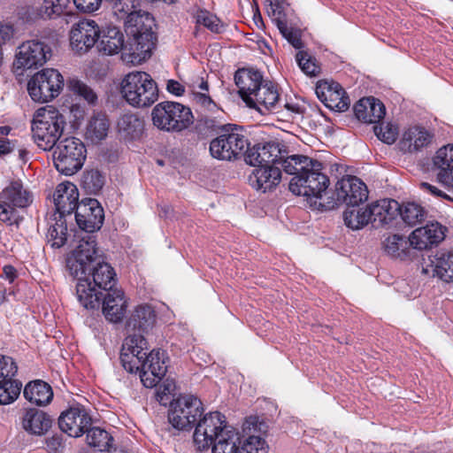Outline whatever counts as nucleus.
<instances>
[{
    "label": "nucleus",
    "instance_id": "nucleus-1",
    "mask_svg": "<svg viewBox=\"0 0 453 453\" xmlns=\"http://www.w3.org/2000/svg\"><path fill=\"white\" fill-rule=\"evenodd\" d=\"M88 275L77 277L76 294L81 305L94 309L100 305V290L110 291L116 283L113 268L103 259L88 270Z\"/></svg>",
    "mask_w": 453,
    "mask_h": 453
},
{
    "label": "nucleus",
    "instance_id": "nucleus-2",
    "mask_svg": "<svg viewBox=\"0 0 453 453\" xmlns=\"http://www.w3.org/2000/svg\"><path fill=\"white\" fill-rule=\"evenodd\" d=\"M154 26L153 17L140 10L125 21V31L131 37L127 48L130 62H140L150 57L156 40Z\"/></svg>",
    "mask_w": 453,
    "mask_h": 453
},
{
    "label": "nucleus",
    "instance_id": "nucleus-3",
    "mask_svg": "<svg viewBox=\"0 0 453 453\" xmlns=\"http://www.w3.org/2000/svg\"><path fill=\"white\" fill-rule=\"evenodd\" d=\"M64 116L52 105L39 108L32 120L34 142L43 150H50L58 143L64 131Z\"/></svg>",
    "mask_w": 453,
    "mask_h": 453
},
{
    "label": "nucleus",
    "instance_id": "nucleus-4",
    "mask_svg": "<svg viewBox=\"0 0 453 453\" xmlns=\"http://www.w3.org/2000/svg\"><path fill=\"white\" fill-rule=\"evenodd\" d=\"M120 92L132 106L149 107L158 98V90L151 76L145 72H131L122 80Z\"/></svg>",
    "mask_w": 453,
    "mask_h": 453
},
{
    "label": "nucleus",
    "instance_id": "nucleus-5",
    "mask_svg": "<svg viewBox=\"0 0 453 453\" xmlns=\"http://www.w3.org/2000/svg\"><path fill=\"white\" fill-rule=\"evenodd\" d=\"M53 149V163L59 173L71 176L81 169L86 159V148L80 139L63 138Z\"/></svg>",
    "mask_w": 453,
    "mask_h": 453
},
{
    "label": "nucleus",
    "instance_id": "nucleus-6",
    "mask_svg": "<svg viewBox=\"0 0 453 453\" xmlns=\"http://www.w3.org/2000/svg\"><path fill=\"white\" fill-rule=\"evenodd\" d=\"M250 146L249 140L237 126L224 127L220 134L210 143L211 155L219 160L231 161L244 155Z\"/></svg>",
    "mask_w": 453,
    "mask_h": 453
},
{
    "label": "nucleus",
    "instance_id": "nucleus-7",
    "mask_svg": "<svg viewBox=\"0 0 453 453\" xmlns=\"http://www.w3.org/2000/svg\"><path fill=\"white\" fill-rule=\"evenodd\" d=\"M153 125L167 132H180L192 124V112L189 108L174 102L157 104L151 111Z\"/></svg>",
    "mask_w": 453,
    "mask_h": 453
},
{
    "label": "nucleus",
    "instance_id": "nucleus-8",
    "mask_svg": "<svg viewBox=\"0 0 453 453\" xmlns=\"http://www.w3.org/2000/svg\"><path fill=\"white\" fill-rule=\"evenodd\" d=\"M321 170L322 164L313 160L303 174L292 177L289 190L296 196L321 198L329 186V178Z\"/></svg>",
    "mask_w": 453,
    "mask_h": 453
},
{
    "label": "nucleus",
    "instance_id": "nucleus-9",
    "mask_svg": "<svg viewBox=\"0 0 453 453\" xmlns=\"http://www.w3.org/2000/svg\"><path fill=\"white\" fill-rule=\"evenodd\" d=\"M102 260L94 235L82 236L79 244L66 259V267L71 275L77 278L85 275L93 265Z\"/></svg>",
    "mask_w": 453,
    "mask_h": 453
},
{
    "label": "nucleus",
    "instance_id": "nucleus-10",
    "mask_svg": "<svg viewBox=\"0 0 453 453\" xmlns=\"http://www.w3.org/2000/svg\"><path fill=\"white\" fill-rule=\"evenodd\" d=\"M31 203L32 196L22 182L12 181L0 193V220L7 225L18 224L17 208H26Z\"/></svg>",
    "mask_w": 453,
    "mask_h": 453
},
{
    "label": "nucleus",
    "instance_id": "nucleus-11",
    "mask_svg": "<svg viewBox=\"0 0 453 453\" xmlns=\"http://www.w3.org/2000/svg\"><path fill=\"white\" fill-rule=\"evenodd\" d=\"M64 87V78L56 69L47 68L36 73L27 83L34 101L44 103L57 97Z\"/></svg>",
    "mask_w": 453,
    "mask_h": 453
},
{
    "label": "nucleus",
    "instance_id": "nucleus-12",
    "mask_svg": "<svg viewBox=\"0 0 453 453\" xmlns=\"http://www.w3.org/2000/svg\"><path fill=\"white\" fill-rule=\"evenodd\" d=\"M203 411L200 399L193 395H183L172 403L168 420L178 430H189Z\"/></svg>",
    "mask_w": 453,
    "mask_h": 453
},
{
    "label": "nucleus",
    "instance_id": "nucleus-13",
    "mask_svg": "<svg viewBox=\"0 0 453 453\" xmlns=\"http://www.w3.org/2000/svg\"><path fill=\"white\" fill-rule=\"evenodd\" d=\"M229 428L220 412H210L199 420L194 433V442L198 449H206L212 445L223 430Z\"/></svg>",
    "mask_w": 453,
    "mask_h": 453
},
{
    "label": "nucleus",
    "instance_id": "nucleus-14",
    "mask_svg": "<svg viewBox=\"0 0 453 453\" xmlns=\"http://www.w3.org/2000/svg\"><path fill=\"white\" fill-rule=\"evenodd\" d=\"M336 202L328 207L334 208L338 203H346L355 207L364 203L368 198L366 185L355 176L343 177L335 185Z\"/></svg>",
    "mask_w": 453,
    "mask_h": 453
},
{
    "label": "nucleus",
    "instance_id": "nucleus-15",
    "mask_svg": "<svg viewBox=\"0 0 453 453\" xmlns=\"http://www.w3.org/2000/svg\"><path fill=\"white\" fill-rule=\"evenodd\" d=\"M165 353L160 349H153L142 359L139 367L141 380L146 388L157 386L165 375Z\"/></svg>",
    "mask_w": 453,
    "mask_h": 453
},
{
    "label": "nucleus",
    "instance_id": "nucleus-16",
    "mask_svg": "<svg viewBox=\"0 0 453 453\" xmlns=\"http://www.w3.org/2000/svg\"><path fill=\"white\" fill-rule=\"evenodd\" d=\"M101 31L96 22L83 19L73 25L70 32V42L73 50L79 54L88 52L99 39Z\"/></svg>",
    "mask_w": 453,
    "mask_h": 453
},
{
    "label": "nucleus",
    "instance_id": "nucleus-17",
    "mask_svg": "<svg viewBox=\"0 0 453 453\" xmlns=\"http://www.w3.org/2000/svg\"><path fill=\"white\" fill-rule=\"evenodd\" d=\"M75 219L81 229L93 233L103 226L104 210L96 199H84L79 203L75 210Z\"/></svg>",
    "mask_w": 453,
    "mask_h": 453
},
{
    "label": "nucleus",
    "instance_id": "nucleus-18",
    "mask_svg": "<svg viewBox=\"0 0 453 453\" xmlns=\"http://www.w3.org/2000/svg\"><path fill=\"white\" fill-rule=\"evenodd\" d=\"M50 56V49L44 42L35 40L27 41L19 48V52L16 55V65L19 68H36L44 65Z\"/></svg>",
    "mask_w": 453,
    "mask_h": 453
},
{
    "label": "nucleus",
    "instance_id": "nucleus-19",
    "mask_svg": "<svg viewBox=\"0 0 453 453\" xmlns=\"http://www.w3.org/2000/svg\"><path fill=\"white\" fill-rule=\"evenodd\" d=\"M147 341L142 334L128 335L122 345L120 359L124 368L129 372H137L142 359L148 354Z\"/></svg>",
    "mask_w": 453,
    "mask_h": 453
},
{
    "label": "nucleus",
    "instance_id": "nucleus-20",
    "mask_svg": "<svg viewBox=\"0 0 453 453\" xmlns=\"http://www.w3.org/2000/svg\"><path fill=\"white\" fill-rule=\"evenodd\" d=\"M58 425L70 436L79 437L92 426V418L83 406H73L60 415Z\"/></svg>",
    "mask_w": 453,
    "mask_h": 453
},
{
    "label": "nucleus",
    "instance_id": "nucleus-21",
    "mask_svg": "<svg viewBox=\"0 0 453 453\" xmlns=\"http://www.w3.org/2000/svg\"><path fill=\"white\" fill-rule=\"evenodd\" d=\"M316 94L319 99L331 110L344 111L350 104V100L342 87L334 81H319Z\"/></svg>",
    "mask_w": 453,
    "mask_h": 453
},
{
    "label": "nucleus",
    "instance_id": "nucleus-22",
    "mask_svg": "<svg viewBox=\"0 0 453 453\" xmlns=\"http://www.w3.org/2000/svg\"><path fill=\"white\" fill-rule=\"evenodd\" d=\"M447 228L439 222H429L416 228L410 235V243L416 250H423L438 245L445 238Z\"/></svg>",
    "mask_w": 453,
    "mask_h": 453
},
{
    "label": "nucleus",
    "instance_id": "nucleus-23",
    "mask_svg": "<svg viewBox=\"0 0 453 453\" xmlns=\"http://www.w3.org/2000/svg\"><path fill=\"white\" fill-rule=\"evenodd\" d=\"M244 157L245 162L253 166L274 165L281 158V150L276 142L257 144L252 148L248 147Z\"/></svg>",
    "mask_w": 453,
    "mask_h": 453
},
{
    "label": "nucleus",
    "instance_id": "nucleus-24",
    "mask_svg": "<svg viewBox=\"0 0 453 453\" xmlns=\"http://www.w3.org/2000/svg\"><path fill=\"white\" fill-rule=\"evenodd\" d=\"M79 191L77 187L70 181L58 184L53 194L56 212L65 217L76 210L79 203Z\"/></svg>",
    "mask_w": 453,
    "mask_h": 453
},
{
    "label": "nucleus",
    "instance_id": "nucleus-25",
    "mask_svg": "<svg viewBox=\"0 0 453 453\" xmlns=\"http://www.w3.org/2000/svg\"><path fill=\"white\" fill-rule=\"evenodd\" d=\"M98 50L105 55H114L119 53L120 50H124V59L130 61L128 54L129 42L125 43L123 33L115 27H107L102 31V35H99L97 41Z\"/></svg>",
    "mask_w": 453,
    "mask_h": 453
},
{
    "label": "nucleus",
    "instance_id": "nucleus-26",
    "mask_svg": "<svg viewBox=\"0 0 453 453\" xmlns=\"http://www.w3.org/2000/svg\"><path fill=\"white\" fill-rule=\"evenodd\" d=\"M400 204L394 199H382L369 204L371 224L374 228L386 226L398 215Z\"/></svg>",
    "mask_w": 453,
    "mask_h": 453
},
{
    "label": "nucleus",
    "instance_id": "nucleus-27",
    "mask_svg": "<svg viewBox=\"0 0 453 453\" xmlns=\"http://www.w3.org/2000/svg\"><path fill=\"white\" fill-rule=\"evenodd\" d=\"M434 134L422 127H411L406 129L398 143L404 153H417L427 147L433 141Z\"/></svg>",
    "mask_w": 453,
    "mask_h": 453
},
{
    "label": "nucleus",
    "instance_id": "nucleus-28",
    "mask_svg": "<svg viewBox=\"0 0 453 453\" xmlns=\"http://www.w3.org/2000/svg\"><path fill=\"white\" fill-rule=\"evenodd\" d=\"M157 319L154 308L148 303H142L134 308L127 319L126 326L128 331L139 334L150 330Z\"/></svg>",
    "mask_w": 453,
    "mask_h": 453
},
{
    "label": "nucleus",
    "instance_id": "nucleus-29",
    "mask_svg": "<svg viewBox=\"0 0 453 453\" xmlns=\"http://www.w3.org/2000/svg\"><path fill=\"white\" fill-rule=\"evenodd\" d=\"M253 103H248L250 108L257 109L264 113V111H276L280 105V94L276 86L272 81H264L251 97Z\"/></svg>",
    "mask_w": 453,
    "mask_h": 453
},
{
    "label": "nucleus",
    "instance_id": "nucleus-30",
    "mask_svg": "<svg viewBox=\"0 0 453 453\" xmlns=\"http://www.w3.org/2000/svg\"><path fill=\"white\" fill-rule=\"evenodd\" d=\"M127 307V301L121 289H111L104 296L102 311L110 322H120L126 314Z\"/></svg>",
    "mask_w": 453,
    "mask_h": 453
},
{
    "label": "nucleus",
    "instance_id": "nucleus-31",
    "mask_svg": "<svg viewBox=\"0 0 453 453\" xmlns=\"http://www.w3.org/2000/svg\"><path fill=\"white\" fill-rule=\"evenodd\" d=\"M281 180V172L278 166L267 165L257 167L249 176V182L252 188L262 192L274 188Z\"/></svg>",
    "mask_w": 453,
    "mask_h": 453
},
{
    "label": "nucleus",
    "instance_id": "nucleus-32",
    "mask_svg": "<svg viewBox=\"0 0 453 453\" xmlns=\"http://www.w3.org/2000/svg\"><path fill=\"white\" fill-rule=\"evenodd\" d=\"M234 81L239 88L240 96L248 103H253L251 97L257 89L264 83L263 76L258 71L239 69L234 75Z\"/></svg>",
    "mask_w": 453,
    "mask_h": 453
},
{
    "label": "nucleus",
    "instance_id": "nucleus-33",
    "mask_svg": "<svg viewBox=\"0 0 453 453\" xmlns=\"http://www.w3.org/2000/svg\"><path fill=\"white\" fill-rule=\"evenodd\" d=\"M422 272L426 274L433 273L443 281L449 282L453 280V250L449 251H438L430 259V264L423 267Z\"/></svg>",
    "mask_w": 453,
    "mask_h": 453
},
{
    "label": "nucleus",
    "instance_id": "nucleus-34",
    "mask_svg": "<svg viewBox=\"0 0 453 453\" xmlns=\"http://www.w3.org/2000/svg\"><path fill=\"white\" fill-rule=\"evenodd\" d=\"M356 117L365 123H377L386 113L384 104L374 97L360 99L354 106Z\"/></svg>",
    "mask_w": 453,
    "mask_h": 453
},
{
    "label": "nucleus",
    "instance_id": "nucleus-35",
    "mask_svg": "<svg viewBox=\"0 0 453 453\" xmlns=\"http://www.w3.org/2000/svg\"><path fill=\"white\" fill-rule=\"evenodd\" d=\"M52 419L43 411L28 409L22 417V427L29 434L43 435L51 427Z\"/></svg>",
    "mask_w": 453,
    "mask_h": 453
},
{
    "label": "nucleus",
    "instance_id": "nucleus-36",
    "mask_svg": "<svg viewBox=\"0 0 453 453\" xmlns=\"http://www.w3.org/2000/svg\"><path fill=\"white\" fill-rule=\"evenodd\" d=\"M434 165L439 169L437 178L441 183L453 186V145L443 146L434 157Z\"/></svg>",
    "mask_w": 453,
    "mask_h": 453
},
{
    "label": "nucleus",
    "instance_id": "nucleus-37",
    "mask_svg": "<svg viewBox=\"0 0 453 453\" xmlns=\"http://www.w3.org/2000/svg\"><path fill=\"white\" fill-rule=\"evenodd\" d=\"M23 395L32 403L46 405L51 401L53 391L48 383L36 380L30 381L25 386Z\"/></svg>",
    "mask_w": 453,
    "mask_h": 453
},
{
    "label": "nucleus",
    "instance_id": "nucleus-38",
    "mask_svg": "<svg viewBox=\"0 0 453 453\" xmlns=\"http://www.w3.org/2000/svg\"><path fill=\"white\" fill-rule=\"evenodd\" d=\"M109 128L110 122L105 115H93L88 121L85 139L94 144H97L107 137Z\"/></svg>",
    "mask_w": 453,
    "mask_h": 453
},
{
    "label": "nucleus",
    "instance_id": "nucleus-39",
    "mask_svg": "<svg viewBox=\"0 0 453 453\" xmlns=\"http://www.w3.org/2000/svg\"><path fill=\"white\" fill-rule=\"evenodd\" d=\"M239 435L230 427L223 430L212 443V453H237L239 450Z\"/></svg>",
    "mask_w": 453,
    "mask_h": 453
},
{
    "label": "nucleus",
    "instance_id": "nucleus-40",
    "mask_svg": "<svg viewBox=\"0 0 453 453\" xmlns=\"http://www.w3.org/2000/svg\"><path fill=\"white\" fill-rule=\"evenodd\" d=\"M345 225L352 230H359L371 223L369 204L365 208L351 207L343 212Z\"/></svg>",
    "mask_w": 453,
    "mask_h": 453
},
{
    "label": "nucleus",
    "instance_id": "nucleus-41",
    "mask_svg": "<svg viewBox=\"0 0 453 453\" xmlns=\"http://www.w3.org/2000/svg\"><path fill=\"white\" fill-rule=\"evenodd\" d=\"M398 215L406 225L413 226L426 219L427 211L417 203L407 202L400 205Z\"/></svg>",
    "mask_w": 453,
    "mask_h": 453
},
{
    "label": "nucleus",
    "instance_id": "nucleus-42",
    "mask_svg": "<svg viewBox=\"0 0 453 453\" xmlns=\"http://www.w3.org/2000/svg\"><path fill=\"white\" fill-rule=\"evenodd\" d=\"M118 128L125 137L135 139L142 133L143 122L135 114L127 113L119 118Z\"/></svg>",
    "mask_w": 453,
    "mask_h": 453
},
{
    "label": "nucleus",
    "instance_id": "nucleus-43",
    "mask_svg": "<svg viewBox=\"0 0 453 453\" xmlns=\"http://www.w3.org/2000/svg\"><path fill=\"white\" fill-rule=\"evenodd\" d=\"M312 161L313 160L308 157L299 155L285 157L281 153V158L276 164L280 165L287 173L298 176L303 174Z\"/></svg>",
    "mask_w": 453,
    "mask_h": 453
},
{
    "label": "nucleus",
    "instance_id": "nucleus-44",
    "mask_svg": "<svg viewBox=\"0 0 453 453\" xmlns=\"http://www.w3.org/2000/svg\"><path fill=\"white\" fill-rule=\"evenodd\" d=\"M86 433L87 442L90 447L97 448L100 451H106L111 449L113 438L106 430L97 426H90Z\"/></svg>",
    "mask_w": 453,
    "mask_h": 453
},
{
    "label": "nucleus",
    "instance_id": "nucleus-45",
    "mask_svg": "<svg viewBox=\"0 0 453 453\" xmlns=\"http://www.w3.org/2000/svg\"><path fill=\"white\" fill-rule=\"evenodd\" d=\"M410 246V238L406 240L399 234L388 236L383 242V248L388 255L400 258L407 256Z\"/></svg>",
    "mask_w": 453,
    "mask_h": 453
},
{
    "label": "nucleus",
    "instance_id": "nucleus-46",
    "mask_svg": "<svg viewBox=\"0 0 453 453\" xmlns=\"http://www.w3.org/2000/svg\"><path fill=\"white\" fill-rule=\"evenodd\" d=\"M55 223L50 225L48 231V237L52 242V247L60 248L67 240V226L64 217L58 216L54 219Z\"/></svg>",
    "mask_w": 453,
    "mask_h": 453
},
{
    "label": "nucleus",
    "instance_id": "nucleus-47",
    "mask_svg": "<svg viewBox=\"0 0 453 453\" xmlns=\"http://www.w3.org/2000/svg\"><path fill=\"white\" fill-rule=\"evenodd\" d=\"M22 383L18 380H0V404L14 402L20 394Z\"/></svg>",
    "mask_w": 453,
    "mask_h": 453
},
{
    "label": "nucleus",
    "instance_id": "nucleus-48",
    "mask_svg": "<svg viewBox=\"0 0 453 453\" xmlns=\"http://www.w3.org/2000/svg\"><path fill=\"white\" fill-rule=\"evenodd\" d=\"M104 184V177L97 169L87 170L81 179L83 188L90 193L96 194Z\"/></svg>",
    "mask_w": 453,
    "mask_h": 453
},
{
    "label": "nucleus",
    "instance_id": "nucleus-49",
    "mask_svg": "<svg viewBox=\"0 0 453 453\" xmlns=\"http://www.w3.org/2000/svg\"><path fill=\"white\" fill-rule=\"evenodd\" d=\"M269 446L259 434H250L242 442L239 453H268Z\"/></svg>",
    "mask_w": 453,
    "mask_h": 453
},
{
    "label": "nucleus",
    "instance_id": "nucleus-50",
    "mask_svg": "<svg viewBox=\"0 0 453 453\" xmlns=\"http://www.w3.org/2000/svg\"><path fill=\"white\" fill-rule=\"evenodd\" d=\"M111 10L113 15L119 20L124 22L129 19V16L134 14L135 10L134 0H111Z\"/></svg>",
    "mask_w": 453,
    "mask_h": 453
},
{
    "label": "nucleus",
    "instance_id": "nucleus-51",
    "mask_svg": "<svg viewBox=\"0 0 453 453\" xmlns=\"http://www.w3.org/2000/svg\"><path fill=\"white\" fill-rule=\"evenodd\" d=\"M196 23L203 25L214 33H220L223 30V23L218 17L205 10H199L195 14Z\"/></svg>",
    "mask_w": 453,
    "mask_h": 453
},
{
    "label": "nucleus",
    "instance_id": "nucleus-52",
    "mask_svg": "<svg viewBox=\"0 0 453 453\" xmlns=\"http://www.w3.org/2000/svg\"><path fill=\"white\" fill-rule=\"evenodd\" d=\"M296 62L302 71L310 76H316L319 73V66L316 64L314 58H312L307 52L300 50L297 52Z\"/></svg>",
    "mask_w": 453,
    "mask_h": 453
},
{
    "label": "nucleus",
    "instance_id": "nucleus-53",
    "mask_svg": "<svg viewBox=\"0 0 453 453\" xmlns=\"http://www.w3.org/2000/svg\"><path fill=\"white\" fill-rule=\"evenodd\" d=\"M68 87L74 94L84 98L89 104H94L97 99V96L93 89L79 80H71Z\"/></svg>",
    "mask_w": 453,
    "mask_h": 453
},
{
    "label": "nucleus",
    "instance_id": "nucleus-54",
    "mask_svg": "<svg viewBox=\"0 0 453 453\" xmlns=\"http://www.w3.org/2000/svg\"><path fill=\"white\" fill-rule=\"evenodd\" d=\"M70 0H44L42 6V13L48 18L59 16L69 5Z\"/></svg>",
    "mask_w": 453,
    "mask_h": 453
},
{
    "label": "nucleus",
    "instance_id": "nucleus-55",
    "mask_svg": "<svg viewBox=\"0 0 453 453\" xmlns=\"http://www.w3.org/2000/svg\"><path fill=\"white\" fill-rule=\"evenodd\" d=\"M376 136L385 143L392 144L398 136V128L390 123L373 127Z\"/></svg>",
    "mask_w": 453,
    "mask_h": 453
},
{
    "label": "nucleus",
    "instance_id": "nucleus-56",
    "mask_svg": "<svg viewBox=\"0 0 453 453\" xmlns=\"http://www.w3.org/2000/svg\"><path fill=\"white\" fill-rule=\"evenodd\" d=\"M18 366L14 360L7 356H0V380H15Z\"/></svg>",
    "mask_w": 453,
    "mask_h": 453
},
{
    "label": "nucleus",
    "instance_id": "nucleus-57",
    "mask_svg": "<svg viewBox=\"0 0 453 453\" xmlns=\"http://www.w3.org/2000/svg\"><path fill=\"white\" fill-rule=\"evenodd\" d=\"M281 35L288 40V42L296 49H301L303 46L300 35L297 31L289 29L283 20H278L277 25Z\"/></svg>",
    "mask_w": 453,
    "mask_h": 453
},
{
    "label": "nucleus",
    "instance_id": "nucleus-58",
    "mask_svg": "<svg viewBox=\"0 0 453 453\" xmlns=\"http://www.w3.org/2000/svg\"><path fill=\"white\" fill-rule=\"evenodd\" d=\"M243 432L247 436L256 434V433H265L266 426L265 423L260 422L257 417L250 416L247 418L243 423Z\"/></svg>",
    "mask_w": 453,
    "mask_h": 453
},
{
    "label": "nucleus",
    "instance_id": "nucleus-59",
    "mask_svg": "<svg viewBox=\"0 0 453 453\" xmlns=\"http://www.w3.org/2000/svg\"><path fill=\"white\" fill-rule=\"evenodd\" d=\"M103 0H73V4L81 12H94L97 11Z\"/></svg>",
    "mask_w": 453,
    "mask_h": 453
},
{
    "label": "nucleus",
    "instance_id": "nucleus-60",
    "mask_svg": "<svg viewBox=\"0 0 453 453\" xmlns=\"http://www.w3.org/2000/svg\"><path fill=\"white\" fill-rule=\"evenodd\" d=\"M267 12L278 24V20H281L283 12L281 0H266Z\"/></svg>",
    "mask_w": 453,
    "mask_h": 453
},
{
    "label": "nucleus",
    "instance_id": "nucleus-61",
    "mask_svg": "<svg viewBox=\"0 0 453 453\" xmlns=\"http://www.w3.org/2000/svg\"><path fill=\"white\" fill-rule=\"evenodd\" d=\"M419 186L421 189L431 194L434 196L449 199V196L443 191H441L437 187L432 184H429L427 182H421Z\"/></svg>",
    "mask_w": 453,
    "mask_h": 453
},
{
    "label": "nucleus",
    "instance_id": "nucleus-62",
    "mask_svg": "<svg viewBox=\"0 0 453 453\" xmlns=\"http://www.w3.org/2000/svg\"><path fill=\"white\" fill-rule=\"evenodd\" d=\"M46 447L50 452H57L62 447V439L58 435H54L46 440Z\"/></svg>",
    "mask_w": 453,
    "mask_h": 453
},
{
    "label": "nucleus",
    "instance_id": "nucleus-63",
    "mask_svg": "<svg viewBox=\"0 0 453 453\" xmlns=\"http://www.w3.org/2000/svg\"><path fill=\"white\" fill-rule=\"evenodd\" d=\"M166 88L170 93L175 96H180L184 92L183 86L180 82L173 80L168 81Z\"/></svg>",
    "mask_w": 453,
    "mask_h": 453
},
{
    "label": "nucleus",
    "instance_id": "nucleus-64",
    "mask_svg": "<svg viewBox=\"0 0 453 453\" xmlns=\"http://www.w3.org/2000/svg\"><path fill=\"white\" fill-rule=\"evenodd\" d=\"M195 100L203 105V106H210L213 104L211 98L203 92H196L194 93Z\"/></svg>",
    "mask_w": 453,
    "mask_h": 453
}]
</instances>
